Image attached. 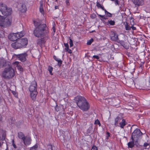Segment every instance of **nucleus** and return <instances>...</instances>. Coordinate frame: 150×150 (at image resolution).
<instances>
[{"instance_id":"603ef678","label":"nucleus","mask_w":150,"mask_h":150,"mask_svg":"<svg viewBox=\"0 0 150 150\" xmlns=\"http://www.w3.org/2000/svg\"><path fill=\"white\" fill-rule=\"evenodd\" d=\"M131 28L133 30H135L136 29V28L134 26H132Z\"/></svg>"},{"instance_id":"a19ab883","label":"nucleus","mask_w":150,"mask_h":150,"mask_svg":"<svg viewBox=\"0 0 150 150\" xmlns=\"http://www.w3.org/2000/svg\"><path fill=\"white\" fill-rule=\"evenodd\" d=\"M12 145H13L14 148L15 149L16 148V145L14 144V141L13 140L12 141Z\"/></svg>"},{"instance_id":"72a5a7b5","label":"nucleus","mask_w":150,"mask_h":150,"mask_svg":"<svg viewBox=\"0 0 150 150\" xmlns=\"http://www.w3.org/2000/svg\"><path fill=\"white\" fill-rule=\"evenodd\" d=\"M98 16H100V17H101V18H102L103 19H107L106 17H105V16L101 15H100V14H98Z\"/></svg>"},{"instance_id":"6ab92c4d","label":"nucleus","mask_w":150,"mask_h":150,"mask_svg":"<svg viewBox=\"0 0 150 150\" xmlns=\"http://www.w3.org/2000/svg\"><path fill=\"white\" fill-rule=\"evenodd\" d=\"M115 23V22L114 21L111 20H108L107 22H106V24L108 25L110 24L111 25H113Z\"/></svg>"},{"instance_id":"4c0bfd02","label":"nucleus","mask_w":150,"mask_h":150,"mask_svg":"<svg viewBox=\"0 0 150 150\" xmlns=\"http://www.w3.org/2000/svg\"><path fill=\"white\" fill-rule=\"evenodd\" d=\"M144 147H146L149 146V147H148V148L149 147V144L148 143H145L144 144Z\"/></svg>"},{"instance_id":"f3484780","label":"nucleus","mask_w":150,"mask_h":150,"mask_svg":"<svg viewBox=\"0 0 150 150\" xmlns=\"http://www.w3.org/2000/svg\"><path fill=\"white\" fill-rule=\"evenodd\" d=\"M126 124L127 123L126 122L125 120L124 119H122L121 122L119 123L120 127L121 128H123Z\"/></svg>"},{"instance_id":"e433bc0d","label":"nucleus","mask_w":150,"mask_h":150,"mask_svg":"<svg viewBox=\"0 0 150 150\" xmlns=\"http://www.w3.org/2000/svg\"><path fill=\"white\" fill-rule=\"evenodd\" d=\"M97 148L95 146H93L91 150H97Z\"/></svg>"},{"instance_id":"4d7b16f0","label":"nucleus","mask_w":150,"mask_h":150,"mask_svg":"<svg viewBox=\"0 0 150 150\" xmlns=\"http://www.w3.org/2000/svg\"><path fill=\"white\" fill-rule=\"evenodd\" d=\"M13 87H14V88L15 87V86H13Z\"/></svg>"},{"instance_id":"f8f14e48","label":"nucleus","mask_w":150,"mask_h":150,"mask_svg":"<svg viewBox=\"0 0 150 150\" xmlns=\"http://www.w3.org/2000/svg\"><path fill=\"white\" fill-rule=\"evenodd\" d=\"M111 40L112 41H116L117 40L118 36L117 34L114 32H112L110 35Z\"/></svg>"},{"instance_id":"412c9836","label":"nucleus","mask_w":150,"mask_h":150,"mask_svg":"<svg viewBox=\"0 0 150 150\" xmlns=\"http://www.w3.org/2000/svg\"><path fill=\"white\" fill-rule=\"evenodd\" d=\"M105 13L106 16H108L110 17H112V14L107 11L106 10H105Z\"/></svg>"},{"instance_id":"a18cd8bd","label":"nucleus","mask_w":150,"mask_h":150,"mask_svg":"<svg viewBox=\"0 0 150 150\" xmlns=\"http://www.w3.org/2000/svg\"><path fill=\"white\" fill-rule=\"evenodd\" d=\"M66 51L68 53H70V54H71L72 53L71 50L69 49L67 51Z\"/></svg>"},{"instance_id":"393cba45","label":"nucleus","mask_w":150,"mask_h":150,"mask_svg":"<svg viewBox=\"0 0 150 150\" xmlns=\"http://www.w3.org/2000/svg\"><path fill=\"white\" fill-rule=\"evenodd\" d=\"M52 70H53V68L52 67L50 66H49L48 67V70L49 71V72H50V74L51 75H53V74L52 73Z\"/></svg>"},{"instance_id":"5fc2aeb1","label":"nucleus","mask_w":150,"mask_h":150,"mask_svg":"<svg viewBox=\"0 0 150 150\" xmlns=\"http://www.w3.org/2000/svg\"><path fill=\"white\" fill-rule=\"evenodd\" d=\"M58 8V6H55V9H57Z\"/></svg>"},{"instance_id":"dca6fc26","label":"nucleus","mask_w":150,"mask_h":150,"mask_svg":"<svg viewBox=\"0 0 150 150\" xmlns=\"http://www.w3.org/2000/svg\"><path fill=\"white\" fill-rule=\"evenodd\" d=\"M37 91L30 92V95L31 98L33 100H35L36 99V97L37 94Z\"/></svg>"},{"instance_id":"37998d69","label":"nucleus","mask_w":150,"mask_h":150,"mask_svg":"<svg viewBox=\"0 0 150 150\" xmlns=\"http://www.w3.org/2000/svg\"><path fill=\"white\" fill-rule=\"evenodd\" d=\"M55 109L56 111H58L59 110V107L58 106L56 105L55 108Z\"/></svg>"},{"instance_id":"c85d7f7f","label":"nucleus","mask_w":150,"mask_h":150,"mask_svg":"<svg viewBox=\"0 0 150 150\" xmlns=\"http://www.w3.org/2000/svg\"><path fill=\"white\" fill-rule=\"evenodd\" d=\"M93 41V39H91L90 40H88L87 41V44L88 45H90Z\"/></svg>"},{"instance_id":"79ce46f5","label":"nucleus","mask_w":150,"mask_h":150,"mask_svg":"<svg viewBox=\"0 0 150 150\" xmlns=\"http://www.w3.org/2000/svg\"><path fill=\"white\" fill-rule=\"evenodd\" d=\"M97 6L98 7L100 8L102 6L99 3H97Z\"/></svg>"},{"instance_id":"c03bdc74","label":"nucleus","mask_w":150,"mask_h":150,"mask_svg":"<svg viewBox=\"0 0 150 150\" xmlns=\"http://www.w3.org/2000/svg\"><path fill=\"white\" fill-rule=\"evenodd\" d=\"M69 0H66V2L67 5H69Z\"/></svg>"},{"instance_id":"f704fd0d","label":"nucleus","mask_w":150,"mask_h":150,"mask_svg":"<svg viewBox=\"0 0 150 150\" xmlns=\"http://www.w3.org/2000/svg\"><path fill=\"white\" fill-rule=\"evenodd\" d=\"M48 150H52V147L51 145H49L48 146Z\"/></svg>"},{"instance_id":"f257e3e1","label":"nucleus","mask_w":150,"mask_h":150,"mask_svg":"<svg viewBox=\"0 0 150 150\" xmlns=\"http://www.w3.org/2000/svg\"><path fill=\"white\" fill-rule=\"evenodd\" d=\"M12 9L7 8L6 5L3 3L0 4V11L2 14L6 16L4 18L0 15V26L6 27L10 26L11 24V14Z\"/></svg>"},{"instance_id":"7ed1b4c3","label":"nucleus","mask_w":150,"mask_h":150,"mask_svg":"<svg viewBox=\"0 0 150 150\" xmlns=\"http://www.w3.org/2000/svg\"><path fill=\"white\" fill-rule=\"evenodd\" d=\"M75 100L77 105L82 110L87 111L89 109V104L84 97L78 96L75 98Z\"/></svg>"},{"instance_id":"aec40b11","label":"nucleus","mask_w":150,"mask_h":150,"mask_svg":"<svg viewBox=\"0 0 150 150\" xmlns=\"http://www.w3.org/2000/svg\"><path fill=\"white\" fill-rule=\"evenodd\" d=\"M22 9H21V11L22 12H25L26 11V8L25 5L23 4L22 5Z\"/></svg>"},{"instance_id":"4be33fe9","label":"nucleus","mask_w":150,"mask_h":150,"mask_svg":"<svg viewBox=\"0 0 150 150\" xmlns=\"http://www.w3.org/2000/svg\"><path fill=\"white\" fill-rule=\"evenodd\" d=\"M19 65V62L17 61H16L13 63L11 67L16 68V67H17Z\"/></svg>"},{"instance_id":"a211bd4d","label":"nucleus","mask_w":150,"mask_h":150,"mask_svg":"<svg viewBox=\"0 0 150 150\" xmlns=\"http://www.w3.org/2000/svg\"><path fill=\"white\" fill-rule=\"evenodd\" d=\"M18 136L19 138L22 139L23 140L25 138L24 134L21 132L18 133Z\"/></svg>"},{"instance_id":"1a4fd4ad","label":"nucleus","mask_w":150,"mask_h":150,"mask_svg":"<svg viewBox=\"0 0 150 150\" xmlns=\"http://www.w3.org/2000/svg\"><path fill=\"white\" fill-rule=\"evenodd\" d=\"M11 45L13 48L15 49L21 48L20 42H19V40L13 43Z\"/></svg>"},{"instance_id":"864d4df0","label":"nucleus","mask_w":150,"mask_h":150,"mask_svg":"<svg viewBox=\"0 0 150 150\" xmlns=\"http://www.w3.org/2000/svg\"><path fill=\"white\" fill-rule=\"evenodd\" d=\"M100 8H101L104 11H105V10H106L104 8V7H102V6Z\"/></svg>"},{"instance_id":"6e6552de","label":"nucleus","mask_w":150,"mask_h":150,"mask_svg":"<svg viewBox=\"0 0 150 150\" xmlns=\"http://www.w3.org/2000/svg\"><path fill=\"white\" fill-rule=\"evenodd\" d=\"M21 48L26 47L28 44V41L27 38H22L19 40Z\"/></svg>"},{"instance_id":"13d9d810","label":"nucleus","mask_w":150,"mask_h":150,"mask_svg":"<svg viewBox=\"0 0 150 150\" xmlns=\"http://www.w3.org/2000/svg\"><path fill=\"white\" fill-rule=\"evenodd\" d=\"M57 0H56V1H57Z\"/></svg>"},{"instance_id":"b1692460","label":"nucleus","mask_w":150,"mask_h":150,"mask_svg":"<svg viewBox=\"0 0 150 150\" xmlns=\"http://www.w3.org/2000/svg\"><path fill=\"white\" fill-rule=\"evenodd\" d=\"M54 58L55 60H56L58 62L59 64H62V61L60 59L58 58L55 56H54Z\"/></svg>"},{"instance_id":"a878e982","label":"nucleus","mask_w":150,"mask_h":150,"mask_svg":"<svg viewBox=\"0 0 150 150\" xmlns=\"http://www.w3.org/2000/svg\"><path fill=\"white\" fill-rule=\"evenodd\" d=\"M38 148V145L37 144H35L33 147H31L30 148V150H37Z\"/></svg>"},{"instance_id":"5701e85b","label":"nucleus","mask_w":150,"mask_h":150,"mask_svg":"<svg viewBox=\"0 0 150 150\" xmlns=\"http://www.w3.org/2000/svg\"><path fill=\"white\" fill-rule=\"evenodd\" d=\"M133 141H133L132 142H129L128 143V147L132 148L134 146V144Z\"/></svg>"},{"instance_id":"9b49d317","label":"nucleus","mask_w":150,"mask_h":150,"mask_svg":"<svg viewBox=\"0 0 150 150\" xmlns=\"http://www.w3.org/2000/svg\"><path fill=\"white\" fill-rule=\"evenodd\" d=\"M41 38V39H38L37 40V42L38 45H40L43 43H44L48 38L47 36H46Z\"/></svg>"},{"instance_id":"39448f33","label":"nucleus","mask_w":150,"mask_h":150,"mask_svg":"<svg viewBox=\"0 0 150 150\" xmlns=\"http://www.w3.org/2000/svg\"><path fill=\"white\" fill-rule=\"evenodd\" d=\"M24 35V33L23 32L16 33H11L8 36V38L10 40L14 41L22 37Z\"/></svg>"},{"instance_id":"f03ea898","label":"nucleus","mask_w":150,"mask_h":150,"mask_svg":"<svg viewBox=\"0 0 150 150\" xmlns=\"http://www.w3.org/2000/svg\"><path fill=\"white\" fill-rule=\"evenodd\" d=\"M33 23L36 27L34 32V35L36 37L40 38L46 36L48 31L46 25L45 24H40L35 21H33Z\"/></svg>"},{"instance_id":"58836bf2","label":"nucleus","mask_w":150,"mask_h":150,"mask_svg":"<svg viewBox=\"0 0 150 150\" xmlns=\"http://www.w3.org/2000/svg\"><path fill=\"white\" fill-rule=\"evenodd\" d=\"M93 57L97 59H99V57L98 55H94V56H93Z\"/></svg>"},{"instance_id":"9d476101","label":"nucleus","mask_w":150,"mask_h":150,"mask_svg":"<svg viewBox=\"0 0 150 150\" xmlns=\"http://www.w3.org/2000/svg\"><path fill=\"white\" fill-rule=\"evenodd\" d=\"M27 56V54L25 53L18 55L17 57L19 58V59L22 62H24L26 60V57Z\"/></svg>"},{"instance_id":"423d86ee","label":"nucleus","mask_w":150,"mask_h":150,"mask_svg":"<svg viewBox=\"0 0 150 150\" xmlns=\"http://www.w3.org/2000/svg\"><path fill=\"white\" fill-rule=\"evenodd\" d=\"M142 134V133L139 129H136L135 130L132 134V141H134L135 138L137 139Z\"/></svg>"},{"instance_id":"3c124183","label":"nucleus","mask_w":150,"mask_h":150,"mask_svg":"<svg viewBox=\"0 0 150 150\" xmlns=\"http://www.w3.org/2000/svg\"><path fill=\"white\" fill-rule=\"evenodd\" d=\"M123 46L126 49L128 48L129 46H125V45H123Z\"/></svg>"},{"instance_id":"0eeeda50","label":"nucleus","mask_w":150,"mask_h":150,"mask_svg":"<svg viewBox=\"0 0 150 150\" xmlns=\"http://www.w3.org/2000/svg\"><path fill=\"white\" fill-rule=\"evenodd\" d=\"M29 90L30 92L37 91V85L36 81H34L30 86Z\"/></svg>"},{"instance_id":"2f4dec72","label":"nucleus","mask_w":150,"mask_h":150,"mask_svg":"<svg viewBox=\"0 0 150 150\" xmlns=\"http://www.w3.org/2000/svg\"><path fill=\"white\" fill-rule=\"evenodd\" d=\"M95 124L96 125H98L99 126H100V124L99 121L98 120H96L95 122Z\"/></svg>"},{"instance_id":"6e6d98bb","label":"nucleus","mask_w":150,"mask_h":150,"mask_svg":"<svg viewBox=\"0 0 150 150\" xmlns=\"http://www.w3.org/2000/svg\"><path fill=\"white\" fill-rule=\"evenodd\" d=\"M149 82L150 83V78H149Z\"/></svg>"},{"instance_id":"de8ad7c7","label":"nucleus","mask_w":150,"mask_h":150,"mask_svg":"<svg viewBox=\"0 0 150 150\" xmlns=\"http://www.w3.org/2000/svg\"><path fill=\"white\" fill-rule=\"evenodd\" d=\"M52 30L54 32V33H55V27L54 26H53L52 28Z\"/></svg>"},{"instance_id":"20e7f679","label":"nucleus","mask_w":150,"mask_h":150,"mask_svg":"<svg viewBox=\"0 0 150 150\" xmlns=\"http://www.w3.org/2000/svg\"><path fill=\"white\" fill-rule=\"evenodd\" d=\"M8 67H6L2 73V76L4 78L10 79L13 77L15 75L14 69L11 66L8 64Z\"/></svg>"},{"instance_id":"09e8293b","label":"nucleus","mask_w":150,"mask_h":150,"mask_svg":"<svg viewBox=\"0 0 150 150\" xmlns=\"http://www.w3.org/2000/svg\"><path fill=\"white\" fill-rule=\"evenodd\" d=\"M43 6V3L41 1L40 2V7H42Z\"/></svg>"},{"instance_id":"c9c22d12","label":"nucleus","mask_w":150,"mask_h":150,"mask_svg":"<svg viewBox=\"0 0 150 150\" xmlns=\"http://www.w3.org/2000/svg\"><path fill=\"white\" fill-rule=\"evenodd\" d=\"M40 11L42 14L43 13L44 11L42 7H40Z\"/></svg>"},{"instance_id":"2eb2a0df","label":"nucleus","mask_w":150,"mask_h":150,"mask_svg":"<svg viewBox=\"0 0 150 150\" xmlns=\"http://www.w3.org/2000/svg\"><path fill=\"white\" fill-rule=\"evenodd\" d=\"M122 119V117L121 114L119 115L115 120V125L117 126L118 123L119 122L120 120Z\"/></svg>"},{"instance_id":"49530a36","label":"nucleus","mask_w":150,"mask_h":150,"mask_svg":"<svg viewBox=\"0 0 150 150\" xmlns=\"http://www.w3.org/2000/svg\"><path fill=\"white\" fill-rule=\"evenodd\" d=\"M64 45L65 47H68L69 46L68 44L67 43H64Z\"/></svg>"},{"instance_id":"c756f323","label":"nucleus","mask_w":150,"mask_h":150,"mask_svg":"<svg viewBox=\"0 0 150 150\" xmlns=\"http://www.w3.org/2000/svg\"><path fill=\"white\" fill-rule=\"evenodd\" d=\"M5 137L6 135L5 133H4V134H3L1 135V136H0L1 139L2 140H4L5 138Z\"/></svg>"},{"instance_id":"ddd939ff","label":"nucleus","mask_w":150,"mask_h":150,"mask_svg":"<svg viewBox=\"0 0 150 150\" xmlns=\"http://www.w3.org/2000/svg\"><path fill=\"white\" fill-rule=\"evenodd\" d=\"M135 5L139 6L142 5L144 4L143 0H132Z\"/></svg>"},{"instance_id":"473e14b6","label":"nucleus","mask_w":150,"mask_h":150,"mask_svg":"<svg viewBox=\"0 0 150 150\" xmlns=\"http://www.w3.org/2000/svg\"><path fill=\"white\" fill-rule=\"evenodd\" d=\"M11 91L12 93L14 95V96L15 97H17V94L15 91Z\"/></svg>"},{"instance_id":"7c9ffc66","label":"nucleus","mask_w":150,"mask_h":150,"mask_svg":"<svg viewBox=\"0 0 150 150\" xmlns=\"http://www.w3.org/2000/svg\"><path fill=\"white\" fill-rule=\"evenodd\" d=\"M70 41H69V45H70V47H72L73 45V41H72V40L71 39H69Z\"/></svg>"},{"instance_id":"ea45409f","label":"nucleus","mask_w":150,"mask_h":150,"mask_svg":"<svg viewBox=\"0 0 150 150\" xmlns=\"http://www.w3.org/2000/svg\"><path fill=\"white\" fill-rule=\"evenodd\" d=\"M110 136L109 133L108 132H107L106 134V138L108 139L109 137Z\"/></svg>"},{"instance_id":"cd10ccee","label":"nucleus","mask_w":150,"mask_h":150,"mask_svg":"<svg viewBox=\"0 0 150 150\" xmlns=\"http://www.w3.org/2000/svg\"><path fill=\"white\" fill-rule=\"evenodd\" d=\"M125 29L126 30H129L130 28L131 27L130 26H129L127 23L125 25Z\"/></svg>"},{"instance_id":"8fccbe9b","label":"nucleus","mask_w":150,"mask_h":150,"mask_svg":"<svg viewBox=\"0 0 150 150\" xmlns=\"http://www.w3.org/2000/svg\"><path fill=\"white\" fill-rule=\"evenodd\" d=\"M69 49V46H68V47H65V51H67Z\"/></svg>"},{"instance_id":"bb28decb","label":"nucleus","mask_w":150,"mask_h":150,"mask_svg":"<svg viewBox=\"0 0 150 150\" xmlns=\"http://www.w3.org/2000/svg\"><path fill=\"white\" fill-rule=\"evenodd\" d=\"M17 67L18 70L21 72L23 71V68L20 65H19Z\"/></svg>"},{"instance_id":"4468645a","label":"nucleus","mask_w":150,"mask_h":150,"mask_svg":"<svg viewBox=\"0 0 150 150\" xmlns=\"http://www.w3.org/2000/svg\"><path fill=\"white\" fill-rule=\"evenodd\" d=\"M23 141L25 145H29L31 143V139L29 137H26L23 140Z\"/></svg>"}]
</instances>
